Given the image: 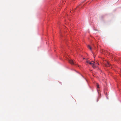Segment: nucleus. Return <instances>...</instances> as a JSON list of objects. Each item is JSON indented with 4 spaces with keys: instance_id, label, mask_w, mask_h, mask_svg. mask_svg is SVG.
Here are the masks:
<instances>
[{
    "instance_id": "nucleus-1",
    "label": "nucleus",
    "mask_w": 121,
    "mask_h": 121,
    "mask_svg": "<svg viewBox=\"0 0 121 121\" xmlns=\"http://www.w3.org/2000/svg\"><path fill=\"white\" fill-rule=\"evenodd\" d=\"M69 62L71 65H76V62L73 60L69 59Z\"/></svg>"
},
{
    "instance_id": "nucleus-2",
    "label": "nucleus",
    "mask_w": 121,
    "mask_h": 121,
    "mask_svg": "<svg viewBox=\"0 0 121 121\" xmlns=\"http://www.w3.org/2000/svg\"><path fill=\"white\" fill-rule=\"evenodd\" d=\"M95 63V62L94 61H92V63L90 62H89V64L91 65H92V67L93 68L96 67V65L94 64Z\"/></svg>"
},
{
    "instance_id": "nucleus-3",
    "label": "nucleus",
    "mask_w": 121,
    "mask_h": 121,
    "mask_svg": "<svg viewBox=\"0 0 121 121\" xmlns=\"http://www.w3.org/2000/svg\"><path fill=\"white\" fill-rule=\"evenodd\" d=\"M110 65L107 61L106 62V63L105 64V66L106 67H109L110 66Z\"/></svg>"
},
{
    "instance_id": "nucleus-4",
    "label": "nucleus",
    "mask_w": 121,
    "mask_h": 121,
    "mask_svg": "<svg viewBox=\"0 0 121 121\" xmlns=\"http://www.w3.org/2000/svg\"><path fill=\"white\" fill-rule=\"evenodd\" d=\"M88 47L90 49V50H91V48L90 45H88Z\"/></svg>"
},
{
    "instance_id": "nucleus-5",
    "label": "nucleus",
    "mask_w": 121,
    "mask_h": 121,
    "mask_svg": "<svg viewBox=\"0 0 121 121\" xmlns=\"http://www.w3.org/2000/svg\"><path fill=\"white\" fill-rule=\"evenodd\" d=\"M97 88H99V85L98 84H97Z\"/></svg>"
},
{
    "instance_id": "nucleus-6",
    "label": "nucleus",
    "mask_w": 121,
    "mask_h": 121,
    "mask_svg": "<svg viewBox=\"0 0 121 121\" xmlns=\"http://www.w3.org/2000/svg\"><path fill=\"white\" fill-rule=\"evenodd\" d=\"M96 64H98V65H99V63H98L97 62V63H95H95L94 64H95V65H96Z\"/></svg>"
},
{
    "instance_id": "nucleus-7",
    "label": "nucleus",
    "mask_w": 121,
    "mask_h": 121,
    "mask_svg": "<svg viewBox=\"0 0 121 121\" xmlns=\"http://www.w3.org/2000/svg\"><path fill=\"white\" fill-rule=\"evenodd\" d=\"M86 62L87 63H89V62H90L89 61H86Z\"/></svg>"
},
{
    "instance_id": "nucleus-8",
    "label": "nucleus",
    "mask_w": 121,
    "mask_h": 121,
    "mask_svg": "<svg viewBox=\"0 0 121 121\" xmlns=\"http://www.w3.org/2000/svg\"><path fill=\"white\" fill-rule=\"evenodd\" d=\"M94 58H95V56H94Z\"/></svg>"
}]
</instances>
